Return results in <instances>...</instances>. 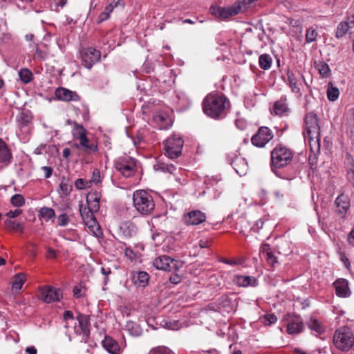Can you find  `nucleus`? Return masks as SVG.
Here are the masks:
<instances>
[{
  "instance_id": "f257e3e1",
  "label": "nucleus",
  "mask_w": 354,
  "mask_h": 354,
  "mask_svg": "<svg viewBox=\"0 0 354 354\" xmlns=\"http://www.w3.org/2000/svg\"><path fill=\"white\" fill-rule=\"evenodd\" d=\"M229 107V100L224 95L218 93L208 94L203 102L204 113L215 119L225 116Z\"/></svg>"
},
{
  "instance_id": "f03ea898",
  "label": "nucleus",
  "mask_w": 354,
  "mask_h": 354,
  "mask_svg": "<svg viewBox=\"0 0 354 354\" xmlns=\"http://www.w3.org/2000/svg\"><path fill=\"white\" fill-rule=\"evenodd\" d=\"M133 205L136 211L142 215H149L155 208L153 196L146 190L138 189L133 193Z\"/></svg>"
},
{
  "instance_id": "7ed1b4c3",
  "label": "nucleus",
  "mask_w": 354,
  "mask_h": 354,
  "mask_svg": "<svg viewBox=\"0 0 354 354\" xmlns=\"http://www.w3.org/2000/svg\"><path fill=\"white\" fill-rule=\"evenodd\" d=\"M293 151L281 144L277 145L271 151L270 166L274 171V169L283 168L292 160Z\"/></svg>"
},
{
  "instance_id": "20e7f679",
  "label": "nucleus",
  "mask_w": 354,
  "mask_h": 354,
  "mask_svg": "<svg viewBox=\"0 0 354 354\" xmlns=\"http://www.w3.org/2000/svg\"><path fill=\"white\" fill-rule=\"evenodd\" d=\"M334 346L342 352L349 351L354 345V336L348 327H341L337 329L333 338Z\"/></svg>"
},
{
  "instance_id": "39448f33",
  "label": "nucleus",
  "mask_w": 354,
  "mask_h": 354,
  "mask_svg": "<svg viewBox=\"0 0 354 354\" xmlns=\"http://www.w3.org/2000/svg\"><path fill=\"white\" fill-rule=\"evenodd\" d=\"M243 1H237L232 6L222 7L217 5H212L209 12L216 19L225 21L231 17H234L241 12Z\"/></svg>"
},
{
  "instance_id": "423d86ee",
  "label": "nucleus",
  "mask_w": 354,
  "mask_h": 354,
  "mask_svg": "<svg viewBox=\"0 0 354 354\" xmlns=\"http://www.w3.org/2000/svg\"><path fill=\"white\" fill-rule=\"evenodd\" d=\"M184 141L178 135H172L164 143L165 154L170 159L178 158L182 153Z\"/></svg>"
},
{
  "instance_id": "0eeeda50",
  "label": "nucleus",
  "mask_w": 354,
  "mask_h": 354,
  "mask_svg": "<svg viewBox=\"0 0 354 354\" xmlns=\"http://www.w3.org/2000/svg\"><path fill=\"white\" fill-rule=\"evenodd\" d=\"M115 166L116 169L127 178L133 176L136 170V160L129 156L119 157L115 161Z\"/></svg>"
},
{
  "instance_id": "6e6552de",
  "label": "nucleus",
  "mask_w": 354,
  "mask_h": 354,
  "mask_svg": "<svg viewBox=\"0 0 354 354\" xmlns=\"http://www.w3.org/2000/svg\"><path fill=\"white\" fill-rule=\"evenodd\" d=\"M303 134L306 138L307 134L318 136L320 133V127L319 124V118L313 111L306 113L305 115Z\"/></svg>"
},
{
  "instance_id": "1a4fd4ad",
  "label": "nucleus",
  "mask_w": 354,
  "mask_h": 354,
  "mask_svg": "<svg viewBox=\"0 0 354 354\" xmlns=\"http://www.w3.org/2000/svg\"><path fill=\"white\" fill-rule=\"evenodd\" d=\"M153 266L158 269L167 272H176L179 270L181 263L169 256L162 255L153 260Z\"/></svg>"
},
{
  "instance_id": "9d476101",
  "label": "nucleus",
  "mask_w": 354,
  "mask_h": 354,
  "mask_svg": "<svg viewBox=\"0 0 354 354\" xmlns=\"http://www.w3.org/2000/svg\"><path fill=\"white\" fill-rule=\"evenodd\" d=\"M80 53L82 65L89 70L101 57L100 52L92 47L84 48Z\"/></svg>"
},
{
  "instance_id": "9b49d317",
  "label": "nucleus",
  "mask_w": 354,
  "mask_h": 354,
  "mask_svg": "<svg viewBox=\"0 0 354 354\" xmlns=\"http://www.w3.org/2000/svg\"><path fill=\"white\" fill-rule=\"evenodd\" d=\"M273 138L272 131L268 127L263 126L251 138V142L256 147H264Z\"/></svg>"
},
{
  "instance_id": "f8f14e48",
  "label": "nucleus",
  "mask_w": 354,
  "mask_h": 354,
  "mask_svg": "<svg viewBox=\"0 0 354 354\" xmlns=\"http://www.w3.org/2000/svg\"><path fill=\"white\" fill-rule=\"evenodd\" d=\"M39 297L46 303L56 302L62 297V292L59 288L47 286L39 289Z\"/></svg>"
},
{
  "instance_id": "ddd939ff",
  "label": "nucleus",
  "mask_w": 354,
  "mask_h": 354,
  "mask_svg": "<svg viewBox=\"0 0 354 354\" xmlns=\"http://www.w3.org/2000/svg\"><path fill=\"white\" fill-rule=\"evenodd\" d=\"M77 320L79 325L74 327L75 333L82 335L86 342L90 335V317L88 315L80 313L77 317Z\"/></svg>"
},
{
  "instance_id": "4468645a",
  "label": "nucleus",
  "mask_w": 354,
  "mask_h": 354,
  "mask_svg": "<svg viewBox=\"0 0 354 354\" xmlns=\"http://www.w3.org/2000/svg\"><path fill=\"white\" fill-rule=\"evenodd\" d=\"M183 220L187 225H197L206 220V216L201 211L193 210L185 214Z\"/></svg>"
},
{
  "instance_id": "2eb2a0df",
  "label": "nucleus",
  "mask_w": 354,
  "mask_h": 354,
  "mask_svg": "<svg viewBox=\"0 0 354 354\" xmlns=\"http://www.w3.org/2000/svg\"><path fill=\"white\" fill-rule=\"evenodd\" d=\"M335 204L337 207L335 211L336 214L339 215L342 218H344L350 208V200L348 197L342 194L336 198Z\"/></svg>"
},
{
  "instance_id": "dca6fc26",
  "label": "nucleus",
  "mask_w": 354,
  "mask_h": 354,
  "mask_svg": "<svg viewBox=\"0 0 354 354\" xmlns=\"http://www.w3.org/2000/svg\"><path fill=\"white\" fill-rule=\"evenodd\" d=\"M132 283L137 287L145 288L149 283V276L144 271H136L131 274Z\"/></svg>"
},
{
  "instance_id": "f3484780",
  "label": "nucleus",
  "mask_w": 354,
  "mask_h": 354,
  "mask_svg": "<svg viewBox=\"0 0 354 354\" xmlns=\"http://www.w3.org/2000/svg\"><path fill=\"white\" fill-rule=\"evenodd\" d=\"M56 97L63 101L71 102V101H79L80 97L76 92L70 91L67 88L60 87L55 91Z\"/></svg>"
},
{
  "instance_id": "a211bd4d",
  "label": "nucleus",
  "mask_w": 354,
  "mask_h": 354,
  "mask_svg": "<svg viewBox=\"0 0 354 354\" xmlns=\"http://www.w3.org/2000/svg\"><path fill=\"white\" fill-rule=\"evenodd\" d=\"M12 154L8 145L0 138V163L5 166L10 164Z\"/></svg>"
},
{
  "instance_id": "6ab92c4d",
  "label": "nucleus",
  "mask_w": 354,
  "mask_h": 354,
  "mask_svg": "<svg viewBox=\"0 0 354 354\" xmlns=\"http://www.w3.org/2000/svg\"><path fill=\"white\" fill-rule=\"evenodd\" d=\"M336 295L339 297H348L351 295L348 281L344 279H339L333 283Z\"/></svg>"
},
{
  "instance_id": "aec40b11",
  "label": "nucleus",
  "mask_w": 354,
  "mask_h": 354,
  "mask_svg": "<svg viewBox=\"0 0 354 354\" xmlns=\"http://www.w3.org/2000/svg\"><path fill=\"white\" fill-rule=\"evenodd\" d=\"M74 147L88 154L94 153L98 151L97 143L91 142L88 137L82 140V142L74 144Z\"/></svg>"
},
{
  "instance_id": "412c9836",
  "label": "nucleus",
  "mask_w": 354,
  "mask_h": 354,
  "mask_svg": "<svg viewBox=\"0 0 354 354\" xmlns=\"http://www.w3.org/2000/svg\"><path fill=\"white\" fill-rule=\"evenodd\" d=\"M304 327L303 321L299 316H293L287 325L288 334H297L301 332Z\"/></svg>"
},
{
  "instance_id": "4be33fe9",
  "label": "nucleus",
  "mask_w": 354,
  "mask_h": 354,
  "mask_svg": "<svg viewBox=\"0 0 354 354\" xmlns=\"http://www.w3.org/2000/svg\"><path fill=\"white\" fill-rule=\"evenodd\" d=\"M102 346L110 354H120L122 352L118 342L110 337H105L102 341Z\"/></svg>"
},
{
  "instance_id": "5701e85b",
  "label": "nucleus",
  "mask_w": 354,
  "mask_h": 354,
  "mask_svg": "<svg viewBox=\"0 0 354 354\" xmlns=\"http://www.w3.org/2000/svg\"><path fill=\"white\" fill-rule=\"evenodd\" d=\"M18 128L21 130L28 129L32 122V115L30 111H21L16 117Z\"/></svg>"
},
{
  "instance_id": "b1692460",
  "label": "nucleus",
  "mask_w": 354,
  "mask_h": 354,
  "mask_svg": "<svg viewBox=\"0 0 354 354\" xmlns=\"http://www.w3.org/2000/svg\"><path fill=\"white\" fill-rule=\"evenodd\" d=\"M120 230L124 237L130 238L136 234L137 227L131 221H125L121 223Z\"/></svg>"
},
{
  "instance_id": "393cba45",
  "label": "nucleus",
  "mask_w": 354,
  "mask_h": 354,
  "mask_svg": "<svg viewBox=\"0 0 354 354\" xmlns=\"http://www.w3.org/2000/svg\"><path fill=\"white\" fill-rule=\"evenodd\" d=\"M305 142L308 143L310 151L315 153H317L320 151V133L318 136H313L311 134H307L306 138H304Z\"/></svg>"
},
{
  "instance_id": "a878e982",
  "label": "nucleus",
  "mask_w": 354,
  "mask_h": 354,
  "mask_svg": "<svg viewBox=\"0 0 354 354\" xmlns=\"http://www.w3.org/2000/svg\"><path fill=\"white\" fill-rule=\"evenodd\" d=\"M90 210L95 212L100 209V197L96 193H90L86 196V205H84Z\"/></svg>"
},
{
  "instance_id": "bb28decb",
  "label": "nucleus",
  "mask_w": 354,
  "mask_h": 354,
  "mask_svg": "<svg viewBox=\"0 0 354 354\" xmlns=\"http://www.w3.org/2000/svg\"><path fill=\"white\" fill-rule=\"evenodd\" d=\"M72 135L75 140L78 141V142H81L87 138V131L82 125H80L77 122H74V128L72 131Z\"/></svg>"
},
{
  "instance_id": "cd10ccee",
  "label": "nucleus",
  "mask_w": 354,
  "mask_h": 354,
  "mask_svg": "<svg viewBox=\"0 0 354 354\" xmlns=\"http://www.w3.org/2000/svg\"><path fill=\"white\" fill-rule=\"evenodd\" d=\"M153 168L156 171H160L163 173H169L171 174H173L176 170L175 165L161 162L160 160L156 162L153 165Z\"/></svg>"
},
{
  "instance_id": "c85d7f7f",
  "label": "nucleus",
  "mask_w": 354,
  "mask_h": 354,
  "mask_svg": "<svg viewBox=\"0 0 354 354\" xmlns=\"http://www.w3.org/2000/svg\"><path fill=\"white\" fill-rule=\"evenodd\" d=\"M153 121L160 129H167L170 126V119L165 114L155 115Z\"/></svg>"
},
{
  "instance_id": "c756f323",
  "label": "nucleus",
  "mask_w": 354,
  "mask_h": 354,
  "mask_svg": "<svg viewBox=\"0 0 354 354\" xmlns=\"http://www.w3.org/2000/svg\"><path fill=\"white\" fill-rule=\"evenodd\" d=\"M72 189L73 187L68 183V180L63 178L59 185L57 192L61 197H66L71 194Z\"/></svg>"
},
{
  "instance_id": "7c9ffc66",
  "label": "nucleus",
  "mask_w": 354,
  "mask_h": 354,
  "mask_svg": "<svg viewBox=\"0 0 354 354\" xmlns=\"http://www.w3.org/2000/svg\"><path fill=\"white\" fill-rule=\"evenodd\" d=\"M84 224L87 226V227L90 230V231L95 236H100L102 235V232L100 228V225L97 222V220L95 218L93 219L88 220L85 222H84Z\"/></svg>"
},
{
  "instance_id": "2f4dec72",
  "label": "nucleus",
  "mask_w": 354,
  "mask_h": 354,
  "mask_svg": "<svg viewBox=\"0 0 354 354\" xmlns=\"http://www.w3.org/2000/svg\"><path fill=\"white\" fill-rule=\"evenodd\" d=\"M272 63V59L268 54H262L259 57V64L261 68L263 70H268Z\"/></svg>"
},
{
  "instance_id": "473e14b6",
  "label": "nucleus",
  "mask_w": 354,
  "mask_h": 354,
  "mask_svg": "<svg viewBox=\"0 0 354 354\" xmlns=\"http://www.w3.org/2000/svg\"><path fill=\"white\" fill-rule=\"evenodd\" d=\"M26 281V276L23 273H18L14 277L12 281V290H20Z\"/></svg>"
},
{
  "instance_id": "72a5a7b5",
  "label": "nucleus",
  "mask_w": 354,
  "mask_h": 354,
  "mask_svg": "<svg viewBox=\"0 0 354 354\" xmlns=\"http://www.w3.org/2000/svg\"><path fill=\"white\" fill-rule=\"evenodd\" d=\"M20 80L24 83L28 84L31 82L33 77L32 73L27 68H21L19 73Z\"/></svg>"
},
{
  "instance_id": "f704fd0d",
  "label": "nucleus",
  "mask_w": 354,
  "mask_h": 354,
  "mask_svg": "<svg viewBox=\"0 0 354 354\" xmlns=\"http://www.w3.org/2000/svg\"><path fill=\"white\" fill-rule=\"evenodd\" d=\"M80 212L84 222L95 218L93 214L95 212L88 209L83 204L80 205Z\"/></svg>"
},
{
  "instance_id": "c9c22d12",
  "label": "nucleus",
  "mask_w": 354,
  "mask_h": 354,
  "mask_svg": "<svg viewBox=\"0 0 354 354\" xmlns=\"http://www.w3.org/2000/svg\"><path fill=\"white\" fill-rule=\"evenodd\" d=\"M349 24H351L349 22L342 21L337 26L336 30L337 38H341L346 34L349 28L353 26H349Z\"/></svg>"
},
{
  "instance_id": "e433bc0d",
  "label": "nucleus",
  "mask_w": 354,
  "mask_h": 354,
  "mask_svg": "<svg viewBox=\"0 0 354 354\" xmlns=\"http://www.w3.org/2000/svg\"><path fill=\"white\" fill-rule=\"evenodd\" d=\"M339 95V89L337 87H334L332 83L328 84L327 89V97L330 101H335Z\"/></svg>"
},
{
  "instance_id": "4c0bfd02",
  "label": "nucleus",
  "mask_w": 354,
  "mask_h": 354,
  "mask_svg": "<svg viewBox=\"0 0 354 354\" xmlns=\"http://www.w3.org/2000/svg\"><path fill=\"white\" fill-rule=\"evenodd\" d=\"M5 225L13 230L22 233L24 232V225L22 223H18L15 221L6 219L5 221Z\"/></svg>"
},
{
  "instance_id": "58836bf2",
  "label": "nucleus",
  "mask_w": 354,
  "mask_h": 354,
  "mask_svg": "<svg viewBox=\"0 0 354 354\" xmlns=\"http://www.w3.org/2000/svg\"><path fill=\"white\" fill-rule=\"evenodd\" d=\"M117 6H118L113 4L111 2L109 5H107L105 7L104 10L99 16L100 22H102V21L107 19L109 17L111 12H112L113 9L115 8H116Z\"/></svg>"
},
{
  "instance_id": "ea45409f",
  "label": "nucleus",
  "mask_w": 354,
  "mask_h": 354,
  "mask_svg": "<svg viewBox=\"0 0 354 354\" xmlns=\"http://www.w3.org/2000/svg\"><path fill=\"white\" fill-rule=\"evenodd\" d=\"M287 77L292 91L295 93H299L300 91V88L297 85V79L293 73L288 71L287 73Z\"/></svg>"
},
{
  "instance_id": "a19ab883",
  "label": "nucleus",
  "mask_w": 354,
  "mask_h": 354,
  "mask_svg": "<svg viewBox=\"0 0 354 354\" xmlns=\"http://www.w3.org/2000/svg\"><path fill=\"white\" fill-rule=\"evenodd\" d=\"M317 69L320 75L323 77H328L330 75V70L329 66L324 62H320L317 64Z\"/></svg>"
},
{
  "instance_id": "79ce46f5",
  "label": "nucleus",
  "mask_w": 354,
  "mask_h": 354,
  "mask_svg": "<svg viewBox=\"0 0 354 354\" xmlns=\"http://www.w3.org/2000/svg\"><path fill=\"white\" fill-rule=\"evenodd\" d=\"M39 213L42 218L46 221H48L55 216V212L54 209L50 207H44L41 208Z\"/></svg>"
},
{
  "instance_id": "37998d69",
  "label": "nucleus",
  "mask_w": 354,
  "mask_h": 354,
  "mask_svg": "<svg viewBox=\"0 0 354 354\" xmlns=\"http://www.w3.org/2000/svg\"><path fill=\"white\" fill-rule=\"evenodd\" d=\"M10 203L13 206L19 207L24 205L25 199L21 194H17L11 197Z\"/></svg>"
},
{
  "instance_id": "c03bdc74",
  "label": "nucleus",
  "mask_w": 354,
  "mask_h": 354,
  "mask_svg": "<svg viewBox=\"0 0 354 354\" xmlns=\"http://www.w3.org/2000/svg\"><path fill=\"white\" fill-rule=\"evenodd\" d=\"M308 325L310 329L316 331L317 333H318L319 334L324 332V330L322 326L317 319H310L308 322Z\"/></svg>"
},
{
  "instance_id": "a18cd8bd",
  "label": "nucleus",
  "mask_w": 354,
  "mask_h": 354,
  "mask_svg": "<svg viewBox=\"0 0 354 354\" xmlns=\"http://www.w3.org/2000/svg\"><path fill=\"white\" fill-rule=\"evenodd\" d=\"M317 37V32L316 29L310 27L306 30V41L307 43H311L316 40Z\"/></svg>"
},
{
  "instance_id": "49530a36",
  "label": "nucleus",
  "mask_w": 354,
  "mask_h": 354,
  "mask_svg": "<svg viewBox=\"0 0 354 354\" xmlns=\"http://www.w3.org/2000/svg\"><path fill=\"white\" fill-rule=\"evenodd\" d=\"M287 109L288 108L284 103L280 101H277L274 103V111L276 115H281L284 112L287 111Z\"/></svg>"
},
{
  "instance_id": "de8ad7c7",
  "label": "nucleus",
  "mask_w": 354,
  "mask_h": 354,
  "mask_svg": "<svg viewBox=\"0 0 354 354\" xmlns=\"http://www.w3.org/2000/svg\"><path fill=\"white\" fill-rule=\"evenodd\" d=\"M75 186L77 189H84L91 187V185L89 180L78 178L75 182Z\"/></svg>"
},
{
  "instance_id": "09e8293b",
  "label": "nucleus",
  "mask_w": 354,
  "mask_h": 354,
  "mask_svg": "<svg viewBox=\"0 0 354 354\" xmlns=\"http://www.w3.org/2000/svg\"><path fill=\"white\" fill-rule=\"evenodd\" d=\"M277 321V318L274 314H266L262 317V322L266 325L270 326L274 324Z\"/></svg>"
},
{
  "instance_id": "8fccbe9b",
  "label": "nucleus",
  "mask_w": 354,
  "mask_h": 354,
  "mask_svg": "<svg viewBox=\"0 0 354 354\" xmlns=\"http://www.w3.org/2000/svg\"><path fill=\"white\" fill-rule=\"evenodd\" d=\"M266 260L267 263L272 268H274L275 265L278 263L277 258L274 255L272 252H267V254L263 257Z\"/></svg>"
},
{
  "instance_id": "3c124183",
  "label": "nucleus",
  "mask_w": 354,
  "mask_h": 354,
  "mask_svg": "<svg viewBox=\"0 0 354 354\" xmlns=\"http://www.w3.org/2000/svg\"><path fill=\"white\" fill-rule=\"evenodd\" d=\"M70 222V217L65 213L59 215L57 218V224L59 226L64 227L68 224Z\"/></svg>"
},
{
  "instance_id": "603ef678",
  "label": "nucleus",
  "mask_w": 354,
  "mask_h": 354,
  "mask_svg": "<svg viewBox=\"0 0 354 354\" xmlns=\"http://www.w3.org/2000/svg\"><path fill=\"white\" fill-rule=\"evenodd\" d=\"M257 285L258 281L257 278L251 276H245V287L248 286L255 287Z\"/></svg>"
},
{
  "instance_id": "864d4df0",
  "label": "nucleus",
  "mask_w": 354,
  "mask_h": 354,
  "mask_svg": "<svg viewBox=\"0 0 354 354\" xmlns=\"http://www.w3.org/2000/svg\"><path fill=\"white\" fill-rule=\"evenodd\" d=\"M89 181L91 182V186L93 185V184H97L98 183H100V171L98 169H94L93 171V174H92V177L91 178V180H89Z\"/></svg>"
},
{
  "instance_id": "5fc2aeb1",
  "label": "nucleus",
  "mask_w": 354,
  "mask_h": 354,
  "mask_svg": "<svg viewBox=\"0 0 354 354\" xmlns=\"http://www.w3.org/2000/svg\"><path fill=\"white\" fill-rule=\"evenodd\" d=\"M150 354H171V351L167 347L160 346L153 349Z\"/></svg>"
},
{
  "instance_id": "6e6d98bb",
  "label": "nucleus",
  "mask_w": 354,
  "mask_h": 354,
  "mask_svg": "<svg viewBox=\"0 0 354 354\" xmlns=\"http://www.w3.org/2000/svg\"><path fill=\"white\" fill-rule=\"evenodd\" d=\"M236 116L237 118L234 120V124L237 129L242 130L243 127V118L241 117V112H237Z\"/></svg>"
},
{
  "instance_id": "4d7b16f0",
  "label": "nucleus",
  "mask_w": 354,
  "mask_h": 354,
  "mask_svg": "<svg viewBox=\"0 0 354 354\" xmlns=\"http://www.w3.org/2000/svg\"><path fill=\"white\" fill-rule=\"evenodd\" d=\"M22 213V210L20 209H16L15 210H10L8 212H7L6 214V216L10 218H16L18 216H19L20 214H21Z\"/></svg>"
},
{
  "instance_id": "13d9d810",
  "label": "nucleus",
  "mask_w": 354,
  "mask_h": 354,
  "mask_svg": "<svg viewBox=\"0 0 354 354\" xmlns=\"http://www.w3.org/2000/svg\"><path fill=\"white\" fill-rule=\"evenodd\" d=\"M74 316L73 313L71 310H66L63 314V320L67 321L71 320V322H74Z\"/></svg>"
},
{
  "instance_id": "bf43d9fd",
  "label": "nucleus",
  "mask_w": 354,
  "mask_h": 354,
  "mask_svg": "<svg viewBox=\"0 0 354 354\" xmlns=\"http://www.w3.org/2000/svg\"><path fill=\"white\" fill-rule=\"evenodd\" d=\"M263 224H264V221L262 219H259L255 223V224L252 226V230L254 232H257L259 231V230H260L263 227Z\"/></svg>"
},
{
  "instance_id": "052dcab7",
  "label": "nucleus",
  "mask_w": 354,
  "mask_h": 354,
  "mask_svg": "<svg viewBox=\"0 0 354 354\" xmlns=\"http://www.w3.org/2000/svg\"><path fill=\"white\" fill-rule=\"evenodd\" d=\"M166 327L171 330H177L179 328L178 322L174 321V322H167Z\"/></svg>"
},
{
  "instance_id": "680f3d73",
  "label": "nucleus",
  "mask_w": 354,
  "mask_h": 354,
  "mask_svg": "<svg viewBox=\"0 0 354 354\" xmlns=\"http://www.w3.org/2000/svg\"><path fill=\"white\" fill-rule=\"evenodd\" d=\"M41 170L44 171L46 178H48L51 176L53 173V169L51 167L44 166L41 167Z\"/></svg>"
},
{
  "instance_id": "e2e57ef3",
  "label": "nucleus",
  "mask_w": 354,
  "mask_h": 354,
  "mask_svg": "<svg viewBox=\"0 0 354 354\" xmlns=\"http://www.w3.org/2000/svg\"><path fill=\"white\" fill-rule=\"evenodd\" d=\"M261 254L265 257L267 254V252H272L270 246L268 243L263 244L261 249Z\"/></svg>"
},
{
  "instance_id": "0e129e2a",
  "label": "nucleus",
  "mask_w": 354,
  "mask_h": 354,
  "mask_svg": "<svg viewBox=\"0 0 354 354\" xmlns=\"http://www.w3.org/2000/svg\"><path fill=\"white\" fill-rule=\"evenodd\" d=\"M181 281V277L178 274H174L169 277L171 283L177 284Z\"/></svg>"
},
{
  "instance_id": "69168bd1",
  "label": "nucleus",
  "mask_w": 354,
  "mask_h": 354,
  "mask_svg": "<svg viewBox=\"0 0 354 354\" xmlns=\"http://www.w3.org/2000/svg\"><path fill=\"white\" fill-rule=\"evenodd\" d=\"M81 292H82V288L81 286H75L74 288H73V295L77 297V298H80L82 296V295L81 294Z\"/></svg>"
},
{
  "instance_id": "338daca9",
  "label": "nucleus",
  "mask_w": 354,
  "mask_h": 354,
  "mask_svg": "<svg viewBox=\"0 0 354 354\" xmlns=\"http://www.w3.org/2000/svg\"><path fill=\"white\" fill-rule=\"evenodd\" d=\"M347 178L351 185L354 187V170L350 169L347 171Z\"/></svg>"
},
{
  "instance_id": "774afa93",
  "label": "nucleus",
  "mask_w": 354,
  "mask_h": 354,
  "mask_svg": "<svg viewBox=\"0 0 354 354\" xmlns=\"http://www.w3.org/2000/svg\"><path fill=\"white\" fill-rule=\"evenodd\" d=\"M348 241L351 245L354 246V229L348 234Z\"/></svg>"
}]
</instances>
